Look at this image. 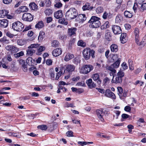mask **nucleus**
<instances>
[{
	"label": "nucleus",
	"instance_id": "nucleus-1",
	"mask_svg": "<svg viewBox=\"0 0 146 146\" xmlns=\"http://www.w3.org/2000/svg\"><path fill=\"white\" fill-rule=\"evenodd\" d=\"M100 19L97 17L92 16L88 23L90 24V26L93 28H96L99 27L101 25L100 21Z\"/></svg>",
	"mask_w": 146,
	"mask_h": 146
},
{
	"label": "nucleus",
	"instance_id": "nucleus-2",
	"mask_svg": "<svg viewBox=\"0 0 146 146\" xmlns=\"http://www.w3.org/2000/svg\"><path fill=\"white\" fill-rule=\"evenodd\" d=\"M78 13L76 10L73 8H70L66 13V17L69 20L75 18L77 15Z\"/></svg>",
	"mask_w": 146,
	"mask_h": 146
},
{
	"label": "nucleus",
	"instance_id": "nucleus-3",
	"mask_svg": "<svg viewBox=\"0 0 146 146\" xmlns=\"http://www.w3.org/2000/svg\"><path fill=\"white\" fill-rule=\"evenodd\" d=\"M93 67L90 65H86L83 66L80 70V72L83 74H87L92 70Z\"/></svg>",
	"mask_w": 146,
	"mask_h": 146
},
{
	"label": "nucleus",
	"instance_id": "nucleus-4",
	"mask_svg": "<svg viewBox=\"0 0 146 146\" xmlns=\"http://www.w3.org/2000/svg\"><path fill=\"white\" fill-rule=\"evenodd\" d=\"M24 26L20 22L17 21L12 24V28L14 30L17 31H21L23 28Z\"/></svg>",
	"mask_w": 146,
	"mask_h": 146
},
{
	"label": "nucleus",
	"instance_id": "nucleus-5",
	"mask_svg": "<svg viewBox=\"0 0 146 146\" xmlns=\"http://www.w3.org/2000/svg\"><path fill=\"white\" fill-rule=\"evenodd\" d=\"M22 19L25 21H31L33 19V17L30 13H26L23 14Z\"/></svg>",
	"mask_w": 146,
	"mask_h": 146
},
{
	"label": "nucleus",
	"instance_id": "nucleus-6",
	"mask_svg": "<svg viewBox=\"0 0 146 146\" xmlns=\"http://www.w3.org/2000/svg\"><path fill=\"white\" fill-rule=\"evenodd\" d=\"M84 57L86 60L89 59L90 56V49L89 48L85 49L82 52Z\"/></svg>",
	"mask_w": 146,
	"mask_h": 146
},
{
	"label": "nucleus",
	"instance_id": "nucleus-7",
	"mask_svg": "<svg viewBox=\"0 0 146 146\" xmlns=\"http://www.w3.org/2000/svg\"><path fill=\"white\" fill-rule=\"evenodd\" d=\"M112 30L115 35L119 34L122 32L120 27L117 25H115L113 26L112 27Z\"/></svg>",
	"mask_w": 146,
	"mask_h": 146
},
{
	"label": "nucleus",
	"instance_id": "nucleus-8",
	"mask_svg": "<svg viewBox=\"0 0 146 146\" xmlns=\"http://www.w3.org/2000/svg\"><path fill=\"white\" fill-rule=\"evenodd\" d=\"M76 20L77 23H82L86 20V17L84 14H79Z\"/></svg>",
	"mask_w": 146,
	"mask_h": 146
},
{
	"label": "nucleus",
	"instance_id": "nucleus-9",
	"mask_svg": "<svg viewBox=\"0 0 146 146\" xmlns=\"http://www.w3.org/2000/svg\"><path fill=\"white\" fill-rule=\"evenodd\" d=\"M104 110V109L97 110L96 111L98 117L102 121H103L104 120L103 117V116L104 114L103 113Z\"/></svg>",
	"mask_w": 146,
	"mask_h": 146
},
{
	"label": "nucleus",
	"instance_id": "nucleus-10",
	"mask_svg": "<svg viewBox=\"0 0 146 146\" xmlns=\"http://www.w3.org/2000/svg\"><path fill=\"white\" fill-rule=\"evenodd\" d=\"M62 52V50L61 48H57L53 51L52 54L54 56L56 57L60 55Z\"/></svg>",
	"mask_w": 146,
	"mask_h": 146
},
{
	"label": "nucleus",
	"instance_id": "nucleus-11",
	"mask_svg": "<svg viewBox=\"0 0 146 146\" xmlns=\"http://www.w3.org/2000/svg\"><path fill=\"white\" fill-rule=\"evenodd\" d=\"M104 94L106 97L111 98L113 99H115L116 96L112 92H100Z\"/></svg>",
	"mask_w": 146,
	"mask_h": 146
},
{
	"label": "nucleus",
	"instance_id": "nucleus-12",
	"mask_svg": "<svg viewBox=\"0 0 146 146\" xmlns=\"http://www.w3.org/2000/svg\"><path fill=\"white\" fill-rule=\"evenodd\" d=\"M112 82L116 84L120 83L122 82V78L117 75L113 76Z\"/></svg>",
	"mask_w": 146,
	"mask_h": 146
},
{
	"label": "nucleus",
	"instance_id": "nucleus-13",
	"mask_svg": "<svg viewBox=\"0 0 146 146\" xmlns=\"http://www.w3.org/2000/svg\"><path fill=\"white\" fill-rule=\"evenodd\" d=\"M86 83L88 87L90 88H92L96 87V84L92 81V80L91 79H89L87 80Z\"/></svg>",
	"mask_w": 146,
	"mask_h": 146
},
{
	"label": "nucleus",
	"instance_id": "nucleus-14",
	"mask_svg": "<svg viewBox=\"0 0 146 146\" xmlns=\"http://www.w3.org/2000/svg\"><path fill=\"white\" fill-rule=\"evenodd\" d=\"M66 70L70 73L74 70L75 67L73 65L68 64L66 65Z\"/></svg>",
	"mask_w": 146,
	"mask_h": 146
},
{
	"label": "nucleus",
	"instance_id": "nucleus-15",
	"mask_svg": "<svg viewBox=\"0 0 146 146\" xmlns=\"http://www.w3.org/2000/svg\"><path fill=\"white\" fill-rule=\"evenodd\" d=\"M127 40V37L125 33H123L121 35L120 40L122 43L126 42Z\"/></svg>",
	"mask_w": 146,
	"mask_h": 146
},
{
	"label": "nucleus",
	"instance_id": "nucleus-16",
	"mask_svg": "<svg viewBox=\"0 0 146 146\" xmlns=\"http://www.w3.org/2000/svg\"><path fill=\"white\" fill-rule=\"evenodd\" d=\"M76 28L75 27H72L68 29V34L70 36L73 35L75 36L76 35Z\"/></svg>",
	"mask_w": 146,
	"mask_h": 146
},
{
	"label": "nucleus",
	"instance_id": "nucleus-17",
	"mask_svg": "<svg viewBox=\"0 0 146 146\" xmlns=\"http://www.w3.org/2000/svg\"><path fill=\"white\" fill-rule=\"evenodd\" d=\"M92 78L94 81H96L98 84H100L101 83V80L100 79L99 76L98 74H94L92 76Z\"/></svg>",
	"mask_w": 146,
	"mask_h": 146
},
{
	"label": "nucleus",
	"instance_id": "nucleus-18",
	"mask_svg": "<svg viewBox=\"0 0 146 146\" xmlns=\"http://www.w3.org/2000/svg\"><path fill=\"white\" fill-rule=\"evenodd\" d=\"M54 17L57 19H58L62 17L63 13L62 11L59 10L55 13L54 14Z\"/></svg>",
	"mask_w": 146,
	"mask_h": 146
},
{
	"label": "nucleus",
	"instance_id": "nucleus-19",
	"mask_svg": "<svg viewBox=\"0 0 146 146\" xmlns=\"http://www.w3.org/2000/svg\"><path fill=\"white\" fill-rule=\"evenodd\" d=\"M8 25V21L7 19H3L0 20V26L3 27H7Z\"/></svg>",
	"mask_w": 146,
	"mask_h": 146
},
{
	"label": "nucleus",
	"instance_id": "nucleus-20",
	"mask_svg": "<svg viewBox=\"0 0 146 146\" xmlns=\"http://www.w3.org/2000/svg\"><path fill=\"white\" fill-rule=\"evenodd\" d=\"M35 52V50L30 48L29 46L28 47V49L27 50V54L30 56H32Z\"/></svg>",
	"mask_w": 146,
	"mask_h": 146
},
{
	"label": "nucleus",
	"instance_id": "nucleus-21",
	"mask_svg": "<svg viewBox=\"0 0 146 146\" xmlns=\"http://www.w3.org/2000/svg\"><path fill=\"white\" fill-rule=\"evenodd\" d=\"M27 40L24 39H19L17 41V44L20 46H23L27 43Z\"/></svg>",
	"mask_w": 146,
	"mask_h": 146
},
{
	"label": "nucleus",
	"instance_id": "nucleus-22",
	"mask_svg": "<svg viewBox=\"0 0 146 146\" xmlns=\"http://www.w3.org/2000/svg\"><path fill=\"white\" fill-rule=\"evenodd\" d=\"M110 57L111 58V61L112 62L117 61L118 60H120V59L118 58V55L117 54H111L110 55Z\"/></svg>",
	"mask_w": 146,
	"mask_h": 146
},
{
	"label": "nucleus",
	"instance_id": "nucleus-23",
	"mask_svg": "<svg viewBox=\"0 0 146 146\" xmlns=\"http://www.w3.org/2000/svg\"><path fill=\"white\" fill-rule=\"evenodd\" d=\"M8 13V11L6 10H0V17L4 18Z\"/></svg>",
	"mask_w": 146,
	"mask_h": 146
},
{
	"label": "nucleus",
	"instance_id": "nucleus-24",
	"mask_svg": "<svg viewBox=\"0 0 146 146\" xmlns=\"http://www.w3.org/2000/svg\"><path fill=\"white\" fill-rule=\"evenodd\" d=\"M111 50L113 52H116L118 50L117 46L115 44H113L111 45L110 47Z\"/></svg>",
	"mask_w": 146,
	"mask_h": 146
},
{
	"label": "nucleus",
	"instance_id": "nucleus-25",
	"mask_svg": "<svg viewBox=\"0 0 146 146\" xmlns=\"http://www.w3.org/2000/svg\"><path fill=\"white\" fill-rule=\"evenodd\" d=\"M74 57L73 54L68 53L65 57L64 60L66 61H68L71 59L74 58Z\"/></svg>",
	"mask_w": 146,
	"mask_h": 146
},
{
	"label": "nucleus",
	"instance_id": "nucleus-26",
	"mask_svg": "<svg viewBox=\"0 0 146 146\" xmlns=\"http://www.w3.org/2000/svg\"><path fill=\"white\" fill-rule=\"evenodd\" d=\"M45 37V33L42 31L40 32L39 35L38 37V40L39 42L42 41Z\"/></svg>",
	"mask_w": 146,
	"mask_h": 146
},
{
	"label": "nucleus",
	"instance_id": "nucleus-27",
	"mask_svg": "<svg viewBox=\"0 0 146 146\" xmlns=\"http://www.w3.org/2000/svg\"><path fill=\"white\" fill-rule=\"evenodd\" d=\"M54 2L55 3L54 5L55 7L60 8L62 6V4L60 2V0H55Z\"/></svg>",
	"mask_w": 146,
	"mask_h": 146
},
{
	"label": "nucleus",
	"instance_id": "nucleus-28",
	"mask_svg": "<svg viewBox=\"0 0 146 146\" xmlns=\"http://www.w3.org/2000/svg\"><path fill=\"white\" fill-rule=\"evenodd\" d=\"M44 26V25L42 21H40L36 24L35 27L38 29H41Z\"/></svg>",
	"mask_w": 146,
	"mask_h": 146
},
{
	"label": "nucleus",
	"instance_id": "nucleus-29",
	"mask_svg": "<svg viewBox=\"0 0 146 146\" xmlns=\"http://www.w3.org/2000/svg\"><path fill=\"white\" fill-rule=\"evenodd\" d=\"M38 47V48L37 49L38 52L36 53V54L38 55H40L41 54V52L45 50V48L43 46H40Z\"/></svg>",
	"mask_w": 146,
	"mask_h": 146
},
{
	"label": "nucleus",
	"instance_id": "nucleus-30",
	"mask_svg": "<svg viewBox=\"0 0 146 146\" xmlns=\"http://www.w3.org/2000/svg\"><path fill=\"white\" fill-rule=\"evenodd\" d=\"M30 8L32 10H35L37 8V6L34 2L31 3L29 5Z\"/></svg>",
	"mask_w": 146,
	"mask_h": 146
},
{
	"label": "nucleus",
	"instance_id": "nucleus-31",
	"mask_svg": "<svg viewBox=\"0 0 146 146\" xmlns=\"http://www.w3.org/2000/svg\"><path fill=\"white\" fill-rule=\"evenodd\" d=\"M110 26L109 23L108 21H106L101 27L102 29H106L109 27Z\"/></svg>",
	"mask_w": 146,
	"mask_h": 146
},
{
	"label": "nucleus",
	"instance_id": "nucleus-32",
	"mask_svg": "<svg viewBox=\"0 0 146 146\" xmlns=\"http://www.w3.org/2000/svg\"><path fill=\"white\" fill-rule=\"evenodd\" d=\"M78 45L81 46L83 47H84L86 46V43L83 41L82 40H79L77 43Z\"/></svg>",
	"mask_w": 146,
	"mask_h": 146
},
{
	"label": "nucleus",
	"instance_id": "nucleus-33",
	"mask_svg": "<svg viewBox=\"0 0 146 146\" xmlns=\"http://www.w3.org/2000/svg\"><path fill=\"white\" fill-rule=\"evenodd\" d=\"M24 55V52L22 51L19 53L14 54V56L15 58H18L23 56Z\"/></svg>",
	"mask_w": 146,
	"mask_h": 146
},
{
	"label": "nucleus",
	"instance_id": "nucleus-34",
	"mask_svg": "<svg viewBox=\"0 0 146 146\" xmlns=\"http://www.w3.org/2000/svg\"><path fill=\"white\" fill-rule=\"evenodd\" d=\"M58 22L59 23L64 24V25H67L68 24V22L67 20L64 19H60L58 20Z\"/></svg>",
	"mask_w": 146,
	"mask_h": 146
},
{
	"label": "nucleus",
	"instance_id": "nucleus-35",
	"mask_svg": "<svg viewBox=\"0 0 146 146\" xmlns=\"http://www.w3.org/2000/svg\"><path fill=\"white\" fill-rule=\"evenodd\" d=\"M124 15L126 17L128 18H131L133 16L132 13L127 11H125L124 12Z\"/></svg>",
	"mask_w": 146,
	"mask_h": 146
},
{
	"label": "nucleus",
	"instance_id": "nucleus-36",
	"mask_svg": "<svg viewBox=\"0 0 146 146\" xmlns=\"http://www.w3.org/2000/svg\"><path fill=\"white\" fill-rule=\"evenodd\" d=\"M104 11L103 8L101 7H98L96 9V11L97 13L98 14L101 13Z\"/></svg>",
	"mask_w": 146,
	"mask_h": 146
},
{
	"label": "nucleus",
	"instance_id": "nucleus-37",
	"mask_svg": "<svg viewBox=\"0 0 146 146\" xmlns=\"http://www.w3.org/2000/svg\"><path fill=\"white\" fill-rule=\"evenodd\" d=\"M120 60H118L116 61L115 62L113 63L112 65L114 67V68H118L119 66L120 63Z\"/></svg>",
	"mask_w": 146,
	"mask_h": 146
},
{
	"label": "nucleus",
	"instance_id": "nucleus-38",
	"mask_svg": "<svg viewBox=\"0 0 146 146\" xmlns=\"http://www.w3.org/2000/svg\"><path fill=\"white\" fill-rule=\"evenodd\" d=\"M19 9L21 12L27 11L29 10V9L26 6H23L20 7Z\"/></svg>",
	"mask_w": 146,
	"mask_h": 146
},
{
	"label": "nucleus",
	"instance_id": "nucleus-39",
	"mask_svg": "<svg viewBox=\"0 0 146 146\" xmlns=\"http://www.w3.org/2000/svg\"><path fill=\"white\" fill-rule=\"evenodd\" d=\"M123 19L122 16L120 15H117L115 18V21L117 23H119Z\"/></svg>",
	"mask_w": 146,
	"mask_h": 146
},
{
	"label": "nucleus",
	"instance_id": "nucleus-40",
	"mask_svg": "<svg viewBox=\"0 0 146 146\" xmlns=\"http://www.w3.org/2000/svg\"><path fill=\"white\" fill-rule=\"evenodd\" d=\"M107 69L111 71L113 73H114L116 72V70H115V68H114V67L112 65H111L110 66H108Z\"/></svg>",
	"mask_w": 146,
	"mask_h": 146
},
{
	"label": "nucleus",
	"instance_id": "nucleus-41",
	"mask_svg": "<svg viewBox=\"0 0 146 146\" xmlns=\"http://www.w3.org/2000/svg\"><path fill=\"white\" fill-rule=\"evenodd\" d=\"M90 8V3H86L82 7V9L84 11L86 10H89Z\"/></svg>",
	"mask_w": 146,
	"mask_h": 146
},
{
	"label": "nucleus",
	"instance_id": "nucleus-42",
	"mask_svg": "<svg viewBox=\"0 0 146 146\" xmlns=\"http://www.w3.org/2000/svg\"><path fill=\"white\" fill-rule=\"evenodd\" d=\"M37 128L38 129H40L41 130H45L47 129V126L44 125H42L38 126Z\"/></svg>",
	"mask_w": 146,
	"mask_h": 146
},
{
	"label": "nucleus",
	"instance_id": "nucleus-43",
	"mask_svg": "<svg viewBox=\"0 0 146 146\" xmlns=\"http://www.w3.org/2000/svg\"><path fill=\"white\" fill-rule=\"evenodd\" d=\"M129 69L130 70H134V66L133 62L131 60H129Z\"/></svg>",
	"mask_w": 146,
	"mask_h": 146
},
{
	"label": "nucleus",
	"instance_id": "nucleus-44",
	"mask_svg": "<svg viewBox=\"0 0 146 146\" xmlns=\"http://www.w3.org/2000/svg\"><path fill=\"white\" fill-rule=\"evenodd\" d=\"M51 44L52 47H57L58 45V42L56 40H54L52 42Z\"/></svg>",
	"mask_w": 146,
	"mask_h": 146
},
{
	"label": "nucleus",
	"instance_id": "nucleus-45",
	"mask_svg": "<svg viewBox=\"0 0 146 146\" xmlns=\"http://www.w3.org/2000/svg\"><path fill=\"white\" fill-rule=\"evenodd\" d=\"M14 48V46L12 45H7L5 47V49L7 50H12L13 48Z\"/></svg>",
	"mask_w": 146,
	"mask_h": 146
},
{
	"label": "nucleus",
	"instance_id": "nucleus-46",
	"mask_svg": "<svg viewBox=\"0 0 146 146\" xmlns=\"http://www.w3.org/2000/svg\"><path fill=\"white\" fill-rule=\"evenodd\" d=\"M105 38L108 40H110L111 39V33L108 32L105 34Z\"/></svg>",
	"mask_w": 146,
	"mask_h": 146
},
{
	"label": "nucleus",
	"instance_id": "nucleus-47",
	"mask_svg": "<svg viewBox=\"0 0 146 146\" xmlns=\"http://www.w3.org/2000/svg\"><path fill=\"white\" fill-rule=\"evenodd\" d=\"M124 74L123 70H120L118 72L117 75L122 78L124 76Z\"/></svg>",
	"mask_w": 146,
	"mask_h": 146
},
{
	"label": "nucleus",
	"instance_id": "nucleus-48",
	"mask_svg": "<svg viewBox=\"0 0 146 146\" xmlns=\"http://www.w3.org/2000/svg\"><path fill=\"white\" fill-rule=\"evenodd\" d=\"M145 10H146V3L143 4L141 5L140 8V11H143Z\"/></svg>",
	"mask_w": 146,
	"mask_h": 146
},
{
	"label": "nucleus",
	"instance_id": "nucleus-49",
	"mask_svg": "<svg viewBox=\"0 0 146 146\" xmlns=\"http://www.w3.org/2000/svg\"><path fill=\"white\" fill-rule=\"evenodd\" d=\"M134 33L135 35V37L136 38L139 37V30L137 28H135L134 30Z\"/></svg>",
	"mask_w": 146,
	"mask_h": 146
},
{
	"label": "nucleus",
	"instance_id": "nucleus-50",
	"mask_svg": "<svg viewBox=\"0 0 146 146\" xmlns=\"http://www.w3.org/2000/svg\"><path fill=\"white\" fill-rule=\"evenodd\" d=\"M39 45L40 44L38 43L33 44H31L29 46L30 48L33 49V48H38Z\"/></svg>",
	"mask_w": 146,
	"mask_h": 146
},
{
	"label": "nucleus",
	"instance_id": "nucleus-51",
	"mask_svg": "<svg viewBox=\"0 0 146 146\" xmlns=\"http://www.w3.org/2000/svg\"><path fill=\"white\" fill-rule=\"evenodd\" d=\"M67 90V89L63 86H59L57 91H66Z\"/></svg>",
	"mask_w": 146,
	"mask_h": 146
},
{
	"label": "nucleus",
	"instance_id": "nucleus-52",
	"mask_svg": "<svg viewBox=\"0 0 146 146\" xmlns=\"http://www.w3.org/2000/svg\"><path fill=\"white\" fill-rule=\"evenodd\" d=\"M45 14L47 15H49L52 14V11L50 9H46L44 11Z\"/></svg>",
	"mask_w": 146,
	"mask_h": 146
},
{
	"label": "nucleus",
	"instance_id": "nucleus-53",
	"mask_svg": "<svg viewBox=\"0 0 146 146\" xmlns=\"http://www.w3.org/2000/svg\"><path fill=\"white\" fill-rule=\"evenodd\" d=\"M108 13H109L107 11L104 12L102 16L103 18L104 19H106L108 18L109 17Z\"/></svg>",
	"mask_w": 146,
	"mask_h": 146
},
{
	"label": "nucleus",
	"instance_id": "nucleus-54",
	"mask_svg": "<svg viewBox=\"0 0 146 146\" xmlns=\"http://www.w3.org/2000/svg\"><path fill=\"white\" fill-rule=\"evenodd\" d=\"M114 113L116 115V116L115 115H113L114 117H115L116 119L118 118V116L119 115L120 113V111H119L115 110L114 111Z\"/></svg>",
	"mask_w": 146,
	"mask_h": 146
},
{
	"label": "nucleus",
	"instance_id": "nucleus-55",
	"mask_svg": "<svg viewBox=\"0 0 146 146\" xmlns=\"http://www.w3.org/2000/svg\"><path fill=\"white\" fill-rule=\"evenodd\" d=\"M18 61L19 62V64L22 65V66H23L24 65L27 64L25 63V61L22 59L19 60H18Z\"/></svg>",
	"mask_w": 146,
	"mask_h": 146
},
{
	"label": "nucleus",
	"instance_id": "nucleus-56",
	"mask_svg": "<svg viewBox=\"0 0 146 146\" xmlns=\"http://www.w3.org/2000/svg\"><path fill=\"white\" fill-rule=\"evenodd\" d=\"M121 66L123 70H125L127 68V66L125 62H123L121 64Z\"/></svg>",
	"mask_w": 146,
	"mask_h": 146
},
{
	"label": "nucleus",
	"instance_id": "nucleus-57",
	"mask_svg": "<svg viewBox=\"0 0 146 146\" xmlns=\"http://www.w3.org/2000/svg\"><path fill=\"white\" fill-rule=\"evenodd\" d=\"M52 61L50 59H47L46 61V64L48 65H51L52 64Z\"/></svg>",
	"mask_w": 146,
	"mask_h": 146
},
{
	"label": "nucleus",
	"instance_id": "nucleus-58",
	"mask_svg": "<svg viewBox=\"0 0 146 146\" xmlns=\"http://www.w3.org/2000/svg\"><path fill=\"white\" fill-rule=\"evenodd\" d=\"M73 132L72 131H68L66 133V135L68 137H72L73 136Z\"/></svg>",
	"mask_w": 146,
	"mask_h": 146
},
{
	"label": "nucleus",
	"instance_id": "nucleus-59",
	"mask_svg": "<svg viewBox=\"0 0 146 146\" xmlns=\"http://www.w3.org/2000/svg\"><path fill=\"white\" fill-rule=\"evenodd\" d=\"M45 3L46 7H48L51 5V2L50 0H46Z\"/></svg>",
	"mask_w": 146,
	"mask_h": 146
},
{
	"label": "nucleus",
	"instance_id": "nucleus-60",
	"mask_svg": "<svg viewBox=\"0 0 146 146\" xmlns=\"http://www.w3.org/2000/svg\"><path fill=\"white\" fill-rule=\"evenodd\" d=\"M66 36L64 35H60L59 38L60 39L64 40L66 39Z\"/></svg>",
	"mask_w": 146,
	"mask_h": 146
},
{
	"label": "nucleus",
	"instance_id": "nucleus-61",
	"mask_svg": "<svg viewBox=\"0 0 146 146\" xmlns=\"http://www.w3.org/2000/svg\"><path fill=\"white\" fill-rule=\"evenodd\" d=\"M145 122L144 121V119H143L142 118H140L138 121V122H137V124L139 126H140V123H144Z\"/></svg>",
	"mask_w": 146,
	"mask_h": 146
},
{
	"label": "nucleus",
	"instance_id": "nucleus-62",
	"mask_svg": "<svg viewBox=\"0 0 146 146\" xmlns=\"http://www.w3.org/2000/svg\"><path fill=\"white\" fill-rule=\"evenodd\" d=\"M62 72H59L58 73H57L56 74V77L55 78V79L56 80H57L58 79L59 77L60 76L61 74H62Z\"/></svg>",
	"mask_w": 146,
	"mask_h": 146
},
{
	"label": "nucleus",
	"instance_id": "nucleus-63",
	"mask_svg": "<svg viewBox=\"0 0 146 146\" xmlns=\"http://www.w3.org/2000/svg\"><path fill=\"white\" fill-rule=\"evenodd\" d=\"M12 0H3V2L5 4H8L11 3Z\"/></svg>",
	"mask_w": 146,
	"mask_h": 146
},
{
	"label": "nucleus",
	"instance_id": "nucleus-64",
	"mask_svg": "<svg viewBox=\"0 0 146 146\" xmlns=\"http://www.w3.org/2000/svg\"><path fill=\"white\" fill-rule=\"evenodd\" d=\"M124 110L126 111L130 112L131 110V107L129 106H127L125 107Z\"/></svg>",
	"mask_w": 146,
	"mask_h": 146
}]
</instances>
